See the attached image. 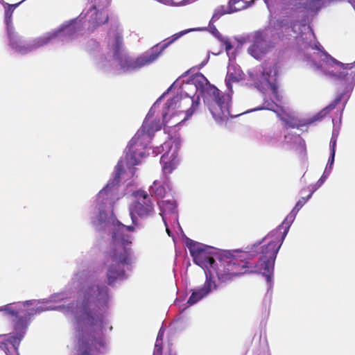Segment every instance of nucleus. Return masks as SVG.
<instances>
[{
  "instance_id": "obj_1",
  "label": "nucleus",
  "mask_w": 355,
  "mask_h": 355,
  "mask_svg": "<svg viewBox=\"0 0 355 355\" xmlns=\"http://www.w3.org/2000/svg\"><path fill=\"white\" fill-rule=\"evenodd\" d=\"M112 294L100 274L86 268L76 270L62 292L41 300H27L0 307V311L15 317L13 332L1 334L14 355L35 315L46 311H58L73 317L76 340V355H98L106 352L105 334L112 329L109 309Z\"/></svg>"
},
{
  "instance_id": "obj_2",
  "label": "nucleus",
  "mask_w": 355,
  "mask_h": 355,
  "mask_svg": "<svg viewBox=\"0 0 355 355\" xmlns=\"http://www.w3.org/2000/svg\"><path fill=\"white\" fill-rule=\"evenodd\" d=\"M143 157H121L115 167L114 177L96 196L90 214L91 223L97 231L112 235L110 250L105 255L108 284L128 277L136 257L130 245L131 232L141 227L137 216L146 218L154 213L153 204L144 191L135 190V166Z\"/></svg>"
},
{
  "instance_id": "obj_3",
  "label": "nucleus",
  "mask_w": 355,
  "mask_h": 355,
  "mask_svg": "<svg viewBox=\"0 0 355 355\" xmlns=\"http://www.w3.org/2000/svg\"><path fill=\"white\" fill-rule=\"evenodd\" d=\"M187 246L195 263L204 269L206 280L203 285L191 290V295L188 299L186 307L192 306L208 296L216 290L217 285L215 277L221 282L230 280L232 277L249 272L262 274L268 284V290L272 287L273 270L263 272L259 270L258 266L261 261L260 250L253 252L254 244L248 251H223L209 245L189 240Z\"/></svg>"
},
{
  "instance_id": "obj_4",
  "label": "nucleus",
  "mask_w": 355,
  "mask_h": 355,
  "mask_svg": "<svg viewBox=\"0 0 355 355\" xmlns=\"http://www.w3.org/2000/svg\"><path fill=\"white\" fill-rule=\"evenodd\" d=\"M302 197L296 203L294 208L287 215L286 218L277 228L269 232L260 242L254 243L253 252L260 250L261 262L258 266L259 270H265L263 272L274 270V265L277 254L293 223L297 212L309 200Z\"/></svg>"
},
{
  "instance_id": "obj_5",
  "label": "nucleus",
  "mask_w": 355,
  "mask_h": 355,
  "mask_svg": "<svg viewBox=\"0 0 355 355\" xmlns=\"http://www.w3.org/2000/svg\"><path fill=\"white\" fill-rule=\"evenodd\" d=\"M178 37V35H175L173 36V38L164 40L162 43L153 46L148 51L139 55L136 58H132L128 54L123 53L115 58V59L124 71L139 69L155 61L162 52L176 40Z\"/></svg>"
},
{
  "instance_id": "obj_6",
  "label": "nucleus",
  "mask_w": 355,
  "mask_h": 355,
  "mask_svg": "<svg viewBox=\"0 0 355 355\" xmlns=\"http://www.w3.org/2000/svg\"><path fill=\"white\" fill-rule=\"evenodd\" d=\"M162 217L166 227V230L169 236H173L171 228L177 233L182 232V227L178 221L177 205L174 200H161L158 202Z\"/></svg>"
},
{
  "instance_id": "obj_7",
  "label": "nucleus",
  "mask_w": 355,
  "mask_h": 355,
  "mask_svg": "<svg viewBox=\"0 0 355 355\" xmlns=\"http://www.w3.org/2000/svg\"><path fill=\"white\" fill-rule=\"evenodd\" d=\"M323 62L324 71L327 76L338 79L346 78L348 75L355 76V71H353L354 65L352 63L343 64L327 53H324Z\"/></svg>"
},
{
  "instance_id": "obj_8",
  "label": "nucleus",
  "mask_w": 355,
  "mask_h": 355,
  "mask_svg": "<svg viewBox=\"0 0 355 355\" xmlns=\"http://www.w3.org/2000/svg\"><path fill=\"white\" fill-rule=\"evenodd\" d=\"M230 99L229 96H221L220 98L216 101H212L207 107L212 114V116L217 121H226L229 117H233V115L230 112Z\"/></svg>"
},
{
  "instance_id": "obj_9",
  "label": "nucleus",
  "mask_w": 355,
  "mask_h": 355,
  "mask_svg": "<svg viewBox=\"0 0 355 355\" xmlns=\"http://www.w3.org/2000/svg\"><path fill=\"white\" fill-rule=\"evenodd\" d=\"M196 82V87L200 90L203 101L207 105L212 101L218 100L221 96H225L220 94V90L214 85H211L203 75L198 76Z\"/></svg>"
},
{
  "instance_id": "obj_10",
  "label": "nucleus",
  "mask_w": 355,
  "mask_h": 355,
  "mask_svg": "<svg viewBox=\"0 0 355 355\" xmlns=\"http://www.w3.org/2000/svg\"><path fill=\"white\" fill-rule=\"evenodd\" d=\"M162 129V123L159 118H153L150 111L146 115L140 128L137 132L151 142L155 133Z\"/></svg>"
},
{
  "instance_id": "obj_11",
  "label": "nucleus",
  "mask_w": 355,
  "mask_h": 355,
  "mask_svg": "<svg viewBox=\"0 0 355 355\" xmlns=\"http://www.w3.org/2000/svg\"><path fill=\"white\" fill-rule=\"evenodd\" d=\"M331 1V0H306L304 2H297L287 8L288 11L286 14L291 15L293 12H301L304 10L317 12Z\"/></svg>"
},
{
  "instance_id": "obj_12",
  "label": "nucleus",
  "mask_w": 355,
  "mask_h": 355,
  "mask_svg": "<svg viewBox=\"0 0 355 355\" xmlns=\"http://www.w3.org/2000/svg\"><path fill=\"white\" fill-rule=\"evenodd\" d=\"M150 142L136 132L125 148L126 155H145L146 149L150 147Z\"/></svg>"
},
{
  "instance_id": "obj_13",
  "label": "nucleus",
  "mask_w": 355,
  "mask_h": 355,
  "mask_svg": "<svg viewBox=\"0 0 355 355\" xmlns=\"http://www.w3.org/2000/svg\"><path fill=\"white\" fill-rule=\"evenodd\" d=\"M268 48L265 35L262 31H257L254 35L252 44L248 48V52L255 59H261Z\"/></svg>"
},
{
  "instance_id": "obj_14",
  "label": "nucleus",
  "mask_w": 355,
  "mask_h": 355,
  "mask_svg": "<svg viewBox=\"0 0 355 355\" xmlns=\"http://www.w3.org/2000/svg\"><path fill=\"white\" fill-rule=\"evenodd\" d=\"M85 17L88 22V29L91 31L105 24L109 19L108 14L105 11L97 10L95 6H92L87 11Z\"/></svg>"
},
{
  "instance_id": "obj_15",
  "label": "nucleus",
  "mask_w": 355,
  "mask_h": 355,
  "mask_svg": "<svg viewBox=\"0 0 355 355\" xmlns=\"http://www.w3.org/2000/svg\"><path fill=\"white\" fill-rule=\"evenodd\" d=\"M81 30L80 21L73 19L71 21L62 24L59 28L53 31L55 33V38L74 37Z\"/></svg>"
},
{
  "instance_id": "obj_16",
  "label": "nucleus",
  "mask_w": 355,
  "mask_h": 355,
  "mask_svg": "<svg viewBox=\"0 0 355 355\" xmlns=\"http://www.w3.org/2000/svg\"><path fill=\"white\" fill-rule=\"evenodd\" d=\"M284 140L296 153L301 155L306 153L305 141L300 135L288 134L285 135Z\"/></svg>"
},
{
  "instance_id": "obj_17",
  "label": "nucleus",
  "mask_w": 355,
  "mask_h": 355,
  "mask_svg": "<svg viewBox=\"0 0 355 355\" xmlns=\"http://www.w3.org/2000/svg\"><path fill=\"white\" fill-rule=\"evenodd\" d=\"M180 162V157H161L159 162L162 165V175L166 180L168 175L177 168Z\"/></svg>"
},
{
  "instance_id": "obj_18",
  "label": "nucleus",
  "mask_w": 355,
  "mask_h": 355,
  "mask_svg": "<svg viewBox=\"0 0 355 355\" xmlns=\"http://www.w3.org/2000/svg\"><path fill=\"white\" fill-rule=\"evenodd\" d=\"M297 21H291L287 19H280L277 21L276 28L277 29L279 37H284L295 33L294 28Z\"/></svg>"
},
{
  "instance_id": "obj_19",
  "label": "nucleus",
  "mask_w": 355,
  "mask_h": 355,
  "mask_svg": "<svg viewBox=\"0 0 355 355\" xmlns=\"http://www.w3.org/2000/svg\"><path fill=\"white\" fill-rule=\"evenodd\" d=\"M168 178L166 180L162 175L161 180H155L153 185L150 186L149 192L150 194L153 196H155L157 198H164L166 193V187L168 188Z\"/></svg>"
},
{
  "instance_id": "obj_20",
  "label": "nucleus",
  "mask_w": 355,
  "mask_h": 355,
  "mask_svg": "<svg viewBox=\"0 0 355 355\" xmlns=\"http://www.w3.org/2000/svg\"><path fill=\"white\" fill-rule=\"evenodd\" d=\"M53 32L47 33L46 34L34 39L31 42L27 44V53L40 48L49 44L51 40L55 39Z\"/></svg>"
},
{
  "instance_id": "obj_21",
  "label": "nucleus",
  "mask_w": 355,
  "mask_h": 355,
  "mask_svg": "<svg viewBox=\"0 0 355 355\" xmlns=\"http://www.w3.org/2000/svg\"><path fill=\"white\" fill-rule=\"evenodd\" d=\"M9 45L15 51L21 53H27V44H23L21 39L17 34L8 32Z\"/></svg>"
},
{
  "instance_id": "obj_22",
  "label": "nucleus",
  "mask_w": 355,
  "mask_h": 355,
  "mask_svg": "<svg viewBox=\"0 0 355 355\" xmlns=\"http://www.w3.org/2000/svg\"><path fill=\"white\" fill-rule=\"evenodd\" d=\"M344 94L341 93L336 96V98L322 110L320 111L315 116V120H318L327 114L329 112L336 108V107L341 102L343 98Z\"/></svg>"
},
{
  "instance_id": "obj_23",
  "label": "nucleus",
  "mask_w": 355,
  "mask_h": 355,
  "mask_svg": "<svg viewBox=\"0 0 355 355\" xmlns=\"http://www.w3.org/2000/svg\"><path fill=\"white\" fill-rule=\"evenodd\" d=\"M113 54L114 58L121 55L123 53V35L121 33L117 32L114 36V41L112 44Z\"/></svg>"
},
{
  "instance_id": "obj_24",
  "label": "nucleus",
  "mask_w": 355,
  "mask_h": 355,
  "mask_svg": "<svg viewBox=\"0 0 355 355\" xmlns=\"http://www.w3.org/2000/svg\"><path fill=\"white\" fill-rule=\"evenodd\" d=\"M248 7V3L244 0H230L228 8L230 12H234L245 9Z\"/></svg>"
},
{
  "instance_id": "obj_25",
  "label": "nucleus",
  "mask_w": 355,
  "mask_h": 355,
  "mask_svg": "<svg viewBox=\"0 0 355 355\" xmlns=\"http://www.w3.org/2000/svg\"><path fill=\"white\" fill-rule=\"evenodd\" d=\"M164 333V329L161 327L155 342V349L153 352V355H162V340Z\"/></svg>"
},
{
  "instance_id": "obj_26",
  "label": "nucleus",
  "mask_w": 355,
  "mask_h": 355,
  "mask_svg": "<svg viewBox=\"0 0 355 355\" xmlns=\"http://www.w3.org/2000/svg\"><path fill=\"white\" fill-rule=\"evenodd\" d=\"M270 76L271 71L268 70L267 69H263L261 74V80L259 81V83H256L257 87L259 88L263 87L264 85H268L269 84H270Z\"/></svg>"
},
{
  "instance_id": "obj_27",
  "label": "nucleus",
  "mask_w": 355,
  "mask_h": 355,
  "mask_svg": "<svg viewBox=\"0 0 355 355\" xmlns=\"http://www.w3.org/2000/svg\"><path fill=\"white\" fill-rule=\"evenodd\" d=\"M191 107L187 110L186 116L181 121V122L186 121L189 117H190L195 110L200 105V98L197 96L196 99H191Z\"/></svg>"
},
{
  "instance_id": "obj_28",
  "label": "nucleus",
  "mask_w": 355,
  "mask_h": 355,
  "mask_svg": "<svg viewBox=\"0 0 355 355\" xmlns=\"http://www.w3.org/2000/svg\"><path fill=\"white\" fill-rule=\"evenodd\" d=\"M326 181V179L321 176V178L318 180V181L314 184H310L307 187V189L310 191V193L308 195V199H310L313 195V193L317 191Z\"/></svg>"
},
{
  "instance_id": "obj_29",
  "label": "nucleus",
  "mask_w": 355,
  "mask_h": 355,
  "mask_svg": "<svg viewBox=\"0 0 355 355\" xmlns=\"http://www.w3.org/2000/svg\"><path fill=\"white\" fill-rule=\"evenodd\" d=\"M334 158L335 157H330L329 160H328V162L327 164V166L325 167V169L324 171V173L322 175V177H323L324 178H325L326 180L328 178V177L330 175L331 173V171H332V168H333V166H334Z\"/></svg>"
},
{
  "instance_id": "obj_30",
  "label": "nucleus",
  "mask_w": 355,
  "mask_h": 355,
  "mask_svg": "<svg viewBox=\"0 0 355 355\" xmlns=\"http://www.w3.org/2000/svg\"><path fill=\"white\" fill-rule=\"evenodd\" d=\"M232 12H230V9L229 8H227V10H225V6H222L215 10L214 13L212 17V19H214L216 20V19H218L223 15L229 14V13H232Z\"/></svg>"
},
{
  "instance_id": "obj_31",
  "label": "nucleus",
  "mask_w": 355,
  "mask_h": 355,
  "mask_svg": "<svg viewBox=\"0 0 355 355\" xmlns=\"http://www.w3.org/2000/svg\"><path fill=\"white\" fill-rule=\"evenodd\" d=\"M281 119L285 123L286 125L288 128H299L300 126H302L303 124L297 122L294 119H287L284 117H282Z\"/></svg>"
},
{
  "instance_id": "obj_32",
  "label": "nucleus",
  "mask_w": 355,
  "mask_h": 355,
  "mask_svg": "<svg viewBox=\"0 0 355 355\" xmlns=\"http://www.w3.org/2000/svg\"><path fill=\"white\" fill-rule=\"evenodd\" d=\"M0 349H2L6 355H14L10 347L3 341V337L2 336H0Z\"/></svg>"
},
{
  "instance_id": "obj_33",
  "label": "nucleus",
  "mask_w": 355,
  "mask_h": 355,
  "mask_svg": "<svg viewBox=\"0 0 355 355\" xmlns=\"http://www.w3.org/2000/svg\"><path fill=\"white\" fill-rule=\"evenodd\" d=\"M21 2H19L18 3H15V4H7L8 8L5 10V17L6 19H10L11 18L14 10L18 6V5Z\"/></svg>"
},
{
  "instance_id": "obj_34",
  "label": "nucleus",
  "mask_w": 355,
  "mask_h": 355,
  "mask_svg": "<svg viewBox=\"0 0 355 355\" xmlns=\"http://www.w3.org/2000/svg\"><path fill=\"white\" fill-rule=\"evenodd\" d=\"M220 41L224 44L225 51L227 52H229L233 48L232 43L227 37H223Z\"/></svg>"
},
{
  "instance_id": "obj_35",
  "label": "nucleus",
  "mask_w": 355,
  "mask_h": 355,
  "mask_svg": "<svg viewBox=\"0 0 355 355\" xmlns=\"http://www.w3.org/2000/svg\"><path fill=\"white\" fill-rule=\"evenodd\" d=\"M210 32L219 40L223 37L222 35L214 26H210Z\"/></svg>"
},
{
  "instance_id": "obj_36",
  "label": "nucleus",
  "mask_w": 355,
  "mask_h": 355,
  "mask_svg": "<svg viewBox=\"0 0 355 355\" xmlns=\"http://www.w3.org/2000/svg\"><path fill=\"white\" fill-rule=\"evenodd\" d=\"M336 144V139L331 138L330 141V155L334 156L335 155V146Z\"/></svg>"
},
{
  "instance_id": "obj_37",
  "label": "nucleus",
  "mask_w": 355,
  "mask_h": 355,
  "mask_svg": "<svg viewBox=\"0 0 355 355\" xmlns=\"http://www.w3.org/2000/svg\"><path fill=\"white\" fill-rule=\"evenodd\" d=\"M268 85H270L272 91V93L274 94V96L276 97V98L278 100V98H277V93H278V91H277V86L275 85V84H269Z\"/></svg>"
},
{
  "instance_id": "obj_38",
  "label": "nucleus",
  "mask_w": 355,
  "mask_h": 355,
  "mask_svg": "<svg viewBox=\"0 0 355 355\" xmlns=\"http://www.w3.org/2000/svg\"><path fill=\"white\" fill-rule=\"evenodd\" d=\"M169 148L170 147V144L169 143H164V146H163V148Z\"/></svg>"
},
{
  "instance_id": "obj_39",
  "label": "nucleus",
  "mask_w": 355,
  "mask_h": 355,
  "mask_svg": "<svg viewBox=\"0 0 355 355\" xmlns=\"http://www.w3.org/2000/svg\"><path fill=\"white\" fill-rule=\"evenodd\" d=\"M226 85H227V87H229V86H230L229 80H226Z\"/></svg>"
},
{
  "instance_id": "obj_40",
  "label": "nucleus",
  "mask_w": 355,
  "mask_h": 355,
  "mask_svg": "<svg viewBox=\"0 0 355 355\" xmlns=\"http://www.w3.org/2000/svg\"><path fill=\"white\" fill-rule=\"evenodd\" d=\"M268 109L269 110H273V109L272 108V107H268Z\"/></svg>"
},
{
  "instance_id": "obj_41",
  "label": "nucleus",
  "mask_w": 355,
  "mask_h": 355,
  "mask_svg": "<svg viewBox=\"0 0 355 355\" xmlns=\"http://www.w3.org/2000/svg\"><path fill=\"white\" fill-rule=\"evenodd\" d=\"M175 154H177V152L173 153L171 155H175Z\"/></svg>"
},
{
  "instance_id": "obj_42",
  "label": "nucleus",
  "mask_w": 355,
  "mask_h": 355,
  "mask_svg": "<svg viewBox=\"0 0 355 355\" xmlns=\"http://www.w3.org/2000/svg\"><path fill=\"white\" fill-rule=\"evenodd\" d=\"M162 155L163 156L168 155V153H164Z\"/></svg>"
},
{
  "instance_id": "obj_43",
  "label": "nucleus",
  "mask_w": 355,
  "mask_h": 355,
  "mask_svg": "<svg viewBox=\"0 0 355 355\" xmlns=\"http://www.w3.org/2000/svg\"><path fill=\"white\" fill-rule=\"evenodd\" d=\"M304 190H305V189H302L301 190V193H302Z\"/></svg>"
}]
</instances>
